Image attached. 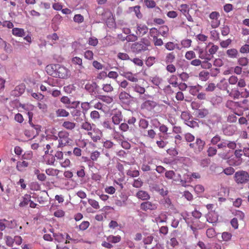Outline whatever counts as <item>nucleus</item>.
Wrapping results in <instances>:
<instances>
[{
  "label": "nucleus",
  "instance_id": "obj_18",
  "mask_svg": "<svg viewBox=\"0 0 249 249\" xmlns=\"http://www.w3.org/2000/svg\"><path fill=\"white\" fill-rule=\"evenodd\" d=\"M185 57L188 60H191L196 57L195 53L193 51H188L186 53Z\"/></svg>",
  "mask_w": 249,
  "mask_h": 249
},
{
  "label": "nucleus",
  "instance_id": "obj_31",
  "mask_svg": "<svg viewBox=\"0 0 249 249\" xmlns=\"http://www.w3.org/2000/svg\"><path fill=\"white\" fill-rule=\"evenodd\" d=\"M201 67L203 68V69H210L212 68V65L211 63H209L208 62V61H204L202 62V64H201Z\"/></svg>",
  "mask_w": 249,
  "mask_h": 249
},
{
  "label": "nucleus",
  "instance_id": "obj_21",
  "mask_svg": "<svg viewBox=\"0 0 249 249\" xmlns=\"http://www.w3.org/2000/svg\"><path fill=\"white\" fill-rule=\"evenodd\" d=\"M133 88L134 91L140 94H143L145 92V89L144 88L140 87V86L137 85L133 87Z\"/></svg>",
  "mask_w": 249,
  "mask_h": 249
},
{
  "label": "nucleus",
  "instance_id": "obj_62",
  "mask_svg": "<svg viewBox=\"0 0 249 249\" xmlns=\"http://www.w3.org/2000/svg\"><path fill=\"white\" fill-rule=\"evenodd\" d=\"M85 89L88 91L89 92H94V90L91 87V85L90 84H87L85 86Z\"/></svg>",
  "mask_w": 249,
  "mask_h": 249
},
{
  "label": "nucleus",
  "instance_id": "obj_16",
  "mask_svg": "<svg viewBox=\"0 0 249 249\" xmlns=\"http://www.w3.org/2000/svg\"><path fill=\"white\" fill-rule=\"evenodd\" d=\"M103 89L106 92H110L113 90V88L110 84H104Z\"/></svg>",
  "mask_w": 249,
  "mask_h": 249
},
{
  "label": "nucleus",
  "instance_id": "obj_4",
  "mask_svg": "<svg viewBox=\"0 0 249 249\" xmlns=\"http://www.w3.org/2000/svg\"><path fill=\"white\" fill-rule=\"evenodd\" d=\"M156 106V102L150 100H147L142 104V107L143 108H146L148 110H151L154 107H155Z\"/></svg>",
  "mask_w": 249,
  "mask_h": 249
},
{
  "label": "nucleus",
  "instance_id": "obj_46",
  "mask_svg": "<svg viewBox=\"0 0 249 249\" xmlns=\"http://www.w3.org/2000/svg\"><path fill=\"white\" fill-rule=\"evenodd\" d=\"M238 81V78L236 76H231L229 79V82L230 84H235Z\"/></svg>",
  "mask_w": 249,
  "mask_h": 249
},
{
  "label": "nucleus",
  "instance_id": "obj_24",
  "mask_svg": "<svg viewBox=\"0 0 249 249\" xmlns=\"http://www.w3.org/2000/svg\"><path fill=\"white\" fill-rule=\"evenodd\" d=\"M73 20L77 23H81L84 20V18L80 14L75 15L73 18Z\"/></svg>",
  "mask_w": 249,
  "mask_h": 249
},
{
  "label": "nucleus",
  "instance_id": "obj_39",
  "mask_svg": "<svg viewBox=\"0 0 249 249\" xmlns=\"http://www.w3.org/2000/svg\"><path fill=\"white\" fill-rule=\"evenodd\" d=\"M93 53L91 51H89V50L87 51L85 53V58H86L87 59H89V60L93 58Z\"/></svg>",
  "mask_w": 249,
  "mask_h": 249
},
{
  "label": "nucleus",
  "instance_id": "obj_53",
  "mask_svg": "<svg viewBox=\"0 0 249 249\" xmlns=\"http://www.w3.org/2000/svg\"><path fill=\"white\" fill-rule=\"evenodd\" d=\"M90 116L92 119H97L99 118V113L97 111H93L90 113Z\"/></svg>",
  "mask_w": 249,
  "mask_h": 249
},
{
  "label": "nucleus",
  "instance_id": "obj_51",
  "mask_svg": "<svg viewBox=\"0 0 249 249\" xmlns=\"http://www.w3.org/2000/svg\"><path fill=\"white\" fill-rule=\"evenodd\" d=\"M179 77L182 80H183L184 81H186L189 78V75L186 72H182L179 74Z\"/></svg>",
  "mask_w": 249,
  "mask_h": 249
},
{
  "label": "nucleus",
  "instance_id": "obj_9",
  "mask_svg": "<svg viewBox=\"0 0 249 249\" xmlns=\"http://www.w3.org/2000/svg\"><path fill=\"white\" fill-rule=\"evenodd\" d=\"M112 122L114 124H119L122 121V116L121 113H117L114 115L112 117Z\"/></svg>",
  "mask_w": 249,
  "mask_h": 249
},
{
  "label": "nucleus",
  "instance_id": "obj_30",
  "mask_svg": "<svg viewBox=\"0 0 249 249\" xmlns=\"http://www.w3.org/2000/svg\"><path fill=\"white\" fill-rule=\"evenodd\" d=\"M130 60L132 61L135 65L139 66H142L143 65L142 61L139 58H135L133 59H130Z\"/></svg>",
  "mask_w": 249,
  "mask_h": 249
},
{
  "label": "nucleus",
  "instance_id": "obj_19",
  "mask_svg": "<svg viewBox=\"0 0 249 249\" xmlns=\"http://www.w3.org/2000/svg\"><path fill=\"white\" fill-rule=\"evenodd\" d=\"M238 63L242 66H246L248 64V59L246 57H241L238 60Z\"/></svg>",
  "mask_w": 249,
  "mask_h": 249
},
{
  "label": "nucleus",
  "instance_id": "obj_15",
  "mask_svg": "<svg viewBox=\"0 0 249 249\" xmlns=\"http://www.w3.org/2000/svg\"><path fill=\"white\" fill-rule=\"evenodd\" d=\"M117 57L122 60H130L129 55L126 53H119L117 54Z\"/></svg>",
  "mask_w": 249,
  "mask_h": 249
},
{
  "label": "nucleus",
  "instance_id": "obj_35",
  "mask_svg": "<svg viewBox=\"0 0 249 249\" xmlns=\"http://www.w3.org/2000/svg\"><path fill=\"white\" fill-rule=\"evenodd\" d=\"M126 39L127 41H135L138 39V37L136 35H130L127 36Z\"/></svg>",
  "mask_w": 249,
  "mask_h": 249
},
{
  "label": "nucleus",
  "instance_id": "obj_33",
  "mask_svg": "<svg viewBox=\"0 0 249 249\" xmlns=\"http://www.w3.org/2000/svg\"><path fill=\"white\" fill-rule=\"evenodd\" d=\"M213 65L216 67H220L223 65V62L221 59H215L213 62Z\"/></svg>",
  "mask_w": 249,
  "mask_h": 249
},
{
  "label": "nucleus",
  "instance_id": "obj_59",
  "mask_svg": "<svg viewBox=\"0 0 249 249\" xmlns=\"http://www.w3.org/2000/svg\"><path fill=\"white\" fill-rule=\"evenodd\" d=\"M199 57L201 59L205 58L206 53H204L203 49H199L198 50Z\"/></svg>",
  "mask_w": 249,
  "mask_h": 249
},
{
  "label": "nucleus",
  "instance_id": "obj_27",
  "mask_svg": "<svg viewBox=\"0 0 249 249\" xmlns=\"http://www.w3.org/2000/svg\"><path fill=\"white\" fill-rule=\"evenodd\" d=\"M192 41L190 39H187L183 40L181 42V45L184 47H189L191 46Z\"/></svg>",
  "mask_w": 249,
  "mask_h": 249
},
{
  "label": "nucleus",
  "instance_id": "obj_40",
  "mask_svg": "<svg viewBox=\"0 0 249 249\" xmlns=\"http://www.w3.org/2000/svg\"><path fill=\"white\" fill-rule=\"evenodd\" d=\"M219 16V14L217 12H212L209 16V17L211 19H217L218 17Z\"/></svg>",
  "mask_w": 249,
  "mask_h": 249
},
{
  "label": "nucleus",
  "instance_id": "obj_20",
  "mask_svg": "<svg viewBox=\"0 0 249 249\" xmlns=\"http://www.w3.org/2000/svg\"><path fill=\"white\" fill-rule=\"evenodd\" d=\"M160 30V31L158 32V33L162 36H165L168 32V28L166 26H161Z\"/></svg>",
  "mask_w": 249,
  "mask_h": 249
},
{
  "label": "nucleus",
  "instance_id": "obj_50",
  "mask_svg": "<svg viewBox=\"0 0 249 249\" xmlns=\"http://www.w3.org/2000/svg\"><path fill=\"white\" fill-rule=\"evenodd\" d=\"M92 64H93V67L98 70L102 69L103 67H102V64L97 61H94L93 62Z\"/></svg>",
  "mask_w": 249,
  "mask_h": 249
},
{
  "label": "nucleus",
  "instance_id": "obj_63",
  "mask_svg": "<svg viewBox=\"0 0 249 249\" xmlns=\"http://www.w3.org/2000/svg\"><path fill=\"white\" fill-rule=\"evenodd\" d=\"M198 116L201 118L205 117L208 114V111L204 110V111L199 110Z\"/></svg>",
  "mask_w": 249,
  "mask_h": 249
},
{
  "label": "nucleus",
  "instance_id": "obj_8",
  "mask_svg": "<svg viewBox=\"0 0 249 249\" xmlns=\"http://www.w3.org/2000/svg\"><path fill=\"white\" fill-rule=\"evenodd\" d=\"M96 98L107 104L111 103L113 100L112 97L102 95H98L96 96Z\"/></svg>",
  "mask_w": 249,
  "mask_h": 249
},
{
  "label": "nucleus",
  "instance_id": "obj_6",
  "mask_svg": "<svg viewBox=\"0 0 249 249\" xmlns=\"http://www.w3.org/2000/svg\"><path fill=\"white\" fill-rule=\"evenodd\" d=\"M226 53L230 58H237L238 55V51L234 48L229 49L226 51Z\"/></svg>",
  "mask_w": 249,
  "mask_h": 249
},
{
  "label": "nucleus",
  "instance_id": "obj_52",
  "mask_svg": "<svg viewBox=\"0 0 249 249\" xmlns=\"http://www.w3.org/2000/svg\"><path fill=\"white\" fill-rule=\"evenodd\" d=\"M176 99L179 101H182L184 99V95L182 92L178 91L177 93L176 96Z\"/></svg>",
  "mask_w": 249,
  "mask_h": 249
},
{
  "label": "nucleus",
  "instance_id": "obj_2",
  "mask_svg": "<svg viewBox=\"0 0 249 249\" xmlns=\"http://www.w3.org/2000/svg\"><path fill=\"white\" fill-rule=\"evenodd\" d=\"M56 71V76L55 77L59 78H67L70 76V71L63 66L58 64Z\"/></svg>",
  "mask_w": 249,
  "mask_h": 249
},
{
  "label": "nucleus",
  "instance_id": "obj_54",
  "mask_svg": "<svg viewBox=\"0 0 249 249\" xmlns=\"http://www.w3.org/2000/svg\"><path fill=\"white\" fill-rule=\"evenodd\" d=\"M166 69L168 71L172 72V73L176 71V68L172 64L167 65V66L166 67Z\"/></svg>",
  "mask_w": 249,
  "mask_h": 249
},
{
  "label": "nucleus",
  "instance_id": "obj_26",
  "mask_svg": "<svg viewBox=\"0 0 249 249\" xmlns=\"http://www.w3.org/2000/svg\"><path fill=\"white\" fill-rule=\"evenodd\" d=\"M155 58L154 57H149L146 60L145 64L148 67L151 66L155 62Z\"/></svg>",
  "mask_w": 249,
  "mask_h": 249
},
{
  "label": "nucleus",
  "instance_id": "obj_5",
  "mask_svg": "<svg viewBox=\"0 0 249 249\" xmlns=\"http://www.w3.org/2000/svg\"><path fill=\"white\" fill-rule=\"evenodd\" d=\"M0 48L4 49V51L7 53H11L12 52V47L10 44H7L5 41H1Z\"/></svg>",
  "mask_w": 249,
  "mask_h": 249
},
{
  "label": "nucleus",
  "instance_id": "obj_58",
  "mask_svg": "<svg viewBox=\"0 0 249 249\" xmlns=\"http://www.w3.org/2000/svg\"><path fill=\"white\" fill-rule=\"evenodd\" d=\"M197 38L199 40L201 41H205L207 39V36L202 34H199L197 36Z\"/></svg>",
  "mask_w": 249,
  "mask_h": 249
},
{
  "label": "nucleus",
  "instance_id": "obj_60",
  "mask_svg": "<svg viewBox=\"0 0 249 249\" xmlns=\"http://www.w3.org/2000/svg\"><path fill=\"white\" fill-rule=\"evenodd\" d=\"M154 22L159 25H161L164 23V21L162 19L160 18H154Z\"/></svg>",
  "mask_w": 249,
  "mask_h": 249
},
{
  "label": "nucleus",
  "instance_id": "obj_17",
  "mask_svg": "<svg viewBox=\"0 0 249 249\" xmlns=\"http://www.w3.org/2000/svg\"><path fill=\"white\" fill-rule=\"evenodd\" d=\"M72 62L73 64H77L80 66V68H83L82 59L78 57H74L72 59Z\"/></svg>",
  "mask_w": 249,
  "mask_h": 249
},
{
  "label": "nucleus",
  "instance_id": "obj_42",
  "mask_svg": "<svg viewBox=\"0 0 249 249\" xmlns=\"http://www.w3.org/2000/svg\"><path fill=\"white\" fill-rule=\"evenodd\" d=\"M165 48L169 51H172L175 49V45L173 42H169L166 44Z\"/></svg>",
  "mask_w": 249,
  "mask_h": 249
},
{
  "label": "nucleus",
  "instance_id": "obj_37",
  "mask_svg": "<svg viewBox=\"0 0 249 249\" xmlns=\"http://www.w3.org/2000/svg\"><path fill=\"white\" fill-rule=\"evenodd\" d=\"M218 49V47L217 46L213 45L209 49V52L210 53V54L213 55L217 51Z\"/></svg>",
  "mask_w": 249,
  "mask_h": 249
},
{
  "label": "nucleus",
  "instance_id": "obj_57",
  "mask_svg": "<svg viewBox=\"0 0 249 249\" xmlns=\"http://www.w3.org/2000/svg\"><path fill=\"white\" fill-rule=\"evenodd\" d=\"M61 101L64 104H71L70 100L67 96H63L61 99Z\"/></svg>",
  "mask_w": 249,
  "mask_h": 249
},
{
  "label": "nucleus",
  "instance_id": "obj_38",
  "mask_svg": "<svg viewBox=\"0 0 249 249\" xmlns=\"http://www.w3.org/2000/svg\"><path fill=\"white\" fill-rule=\"evenodd\" d=\"M231 40L228 39L220 42V45L223 48H227L231 43Z\"/></svg>",
  "mask_w": 249,
  "mask_h": 249
},
{
  "label": "nucleus",
  "instance_id": "obj_12",
  "mask_svg": "<svg viewBox=\"0 0 249 249\" xmlns=\"http://www.w3.org/2000/svg\"><path fill=\"white\" fill-rule=\"evenodd\" d=\"M124 77L133 82H137L138 81V79L136 77L133 76V74L131 72H126L124 75Z\"/></svg>",
  "mask_w": 249,
  "mask_h": 249
},
{
  "label": "nucleus",
  "instance_id": "obj_32",
  "mask_svg": "<svg viewBox=\"0 0 249 249\" xmlns=\"http://www.w3.org/2000/svg\"><path fill=\"white\" fill-rule=\"evenodd\" d=\"M153 39L155 46H161L163 44V41L161 39L158 38L157 36H154Z\"/></svg>",
  "mask_w": 249,
  "mask_h": 249
},
{
  "label": "nucleus",
  "instance_id": "obj_41",
  "mask_svg": "<svg viewBox=\"0 0 249 249\" xmlns=\"http://www.w3.org/2000/svg\"><path fill=\"white\" fill-rule=\"evenodd\" d=\"M15 119L19 123H21L24 120L22 115L19 113H18L15 115Z\"/></svg>",
  "mask_w": 249,
  "mask_h": 249
},
{
  "label": "nucleus",
  "instance_id": "obj_48",
  "mask_svg": "<svg viewBox=\"0 0 249 249\" xmlns=\"http://www.w3.org/2000/svg\"><path fill=\"white\" fill-rule=\"evenodd\" d=\"M167 16L170 18H175L177 17L178 14L176 12L171 11L167 13Z\"/></svg>",
  "mask_w": 249,
  "mask_h": 249
},
{
  "label": "nucleus",
  "instance_id": "obj_3",
  "mask_svg": "<svg viewBox=\"0 0 249 249\" xmlns=\"http://www.w3.org/2000/svg\"><path fill=\"white\" fill-rule=\"evenodd\" d=\"M58 64H50L46 67L45 70L47 73L54 77L56 76V71Z\"/></svg>",
  "mask_w": 249,
  "mask_h": 249
},
{
  "label": "nucleus",
  "instance_id": "obj_44",
  "mask_svg": "<svg viewBox=\"0 0 249 249\" xmlns=\"http://www.w3.org/2000/svg\"><path fill=\"white\" fill-rule=\"evenodd\" d=\"M161 81V80L160 78H159L158 77H155L153 78V79L152 80V82L155 85L159 86L160 84Z\"/></svg>",
  "mask_w": 249,
  "mask_h": 249
},
{
  "label": "nucleus",
  "instance_id": "obj_45",
  "mask_svg": "<svg viewBox=\"0 0 249 249\" xmlns=\"http://www.w3.org/2000/svg\"><path fill=\"white\" fill-rule=\"evenodd\" d=\"M107 76L110 78L116 79L118 76V74L116 71H111L108 72Z\"/></svg>",
  "mask_w": 249,
  "mask_h": 249
},
{
  "label": "nucleus",
  "instance_id": "obj_56",
  "mask_svg": "<svg viewBox=\"0 0 249 249\" xmlns=\"http://www.w3.org/2000/svg\"><path fill=\"white\" fill-rule=\"evenodd\" d=\"M191 64L195 66H198L201 64V61L199 59H195L191 62Z\"/></svg>",
  "mask_w": 249,
  "mask_h": 249
},
{
  "label": "nucleus",
  "instance_id": "obj_43",
  "mask_svg": "<svg viewBox=\"0 0 249 249\" xmlns=\"http://www.w3.org/2000/svg\"><path fill=\"white\" fill-rule=\"evenodd\" d=\"M232 9L233 6L231 4H226L224 6V10L227 13L230 12L232 10Z\"/></svg>",
  "mask_w": 249,
  "mask_h": 249
},
{
  "label": "nucleus",
  "instance_id": "obj_47",
  "mask_svg": "<svg viewBox=\"0 0 249 249\" xmlns=\"http://www.w3.org/2000/svg\"><path fill=\"white\" fill-rule=\"evenodd\" d=\"M215 89V86L214 83H210L208 85V87L206 89L207 91H213Z\"/></svg>",
  "mask_w": 249,
  "mask_h": 249
},
{
  "label": "nucleus",
  "instance_id": "obj_64",
  "mask_svg": "<svg viewBox=\"0 0 249 249\" xmlns=\"http://www.w3.org/2000/svg\"><path fill=\"white\" fill-rule=\"evenodd\" d=\"M71 113L73 116H79L81 114V111L77 109H74Z\"/></svg>",
  "mask_w": 249,
  "mask_h": 249
},
{
  "label": "nucleus",
  "instance_id": "obj_23",
  "mask_svg": "<svg viewBox=\"0 0 249 249\" xmlns=\"http://www.w3.org/2000/svg\"><path fill=\"white\" fill-rule=\"evenodd\" d=\"M80 102L79 101H73L71 102V104H68V105L66 107L68 108H76L79 105Z\"/></svg>",
  "mask_w": 249,
  "mask_h": 249
},
{
  "label": "nucleus",
  "instance_id": "obj_36",
  "mask_svg": "<svg viewBox=\"0 0 249 249\" xmlns=\"http://www.w3.org/2000/svg\"><path fill=\"white\" fill-rule=\"evenodd\" d=\"M240 52L241 53H249V45L245 44L243 46L240 50Z\"/></svg>",
  "mask_w": 249,
  "mask_h": 249
},
{
  "label": "nucleus",
  "instance_id": "obj_25",
  "mask_svg": "<svg viewBox=\"0 0 249 249\" xmlns=\"http://www.w3.org/2000/svg\"><path fill=\"white\" fill-rule=\"evenodd\" d=\"M137 30L140 33H142V35H145L147 32L148 28L145 25L142 26H138Z\"/></svg>",
  "mask_w": 249,
  "mask_h": 249
},
{
  "label": "nucleus",
  "instance_id": "obj_1",
  "mask_svg": "<svg viewBox=\"0 0 249 249\" xmlns=\"http://www.w3.org/2000/svg\"><path fill=\"white\" fill-rule=\"evenodd\" d=\"M151 45L149 40L146 38H142L139 42L133 43L130 49L133 53H139L148 50V47Z\"/></svg>",
  "mask_w": 249,
  "mask_h": 249
},
{
  "label": "nucleus",
  "instance_id": "obj_28",
  "mask_svg": "<svg viewBox=\"0 0 249 249\" xmlns=\"http://www.w3.org/2000/svg\"><path fill=\"white\" fill-rule=\"evenodd\" d=\"M179 10L182 13L185 14L186 13H188V6L186 4H181L180 6Z\"/></svg>",
  "mask_w": 249,
  "mask_h": 249
},
{
  "label": "nucleus",
  "instance_id": "obj_10",
  "mask_svg": "<svg viewBox=\"0 0 249 249\" xmlns=\"http://www.w3.org/2000/svg\"><path fill=\"white\" fill-rule=\"evenodd\" d=\"M119 99L122 102H125L126 100H128L131 96L130 95L125 91L121 92L119 96Z\"/></svg>",
  "mask_w": 249,
  "mask_h": 249
},
{
  "label": "nucleus",
  "instance_id": "obj_61",
  "mask_svg": "<svg viewBox=\"0 0 249 249\" xmlns=\"http://www.w3.org/2000/svg\"><path fill=\"white\" fill-rule=\"evenodd\" d=\"M3 26L7 27V28L10 29L14 27V25L12 22L10 21H5L3 22Z\"/></svg>",
  "mask_w": 249,
  "mask_h": 249
},
{
  "label": "nucleus",
  "instance_id": "obj_29",
  "mask_svg": "<svg viewBox=\"0 0 249 249\" xmlns=\"http://www.w3.org/2000/svg\"><path fill=\"white\" fill-rule=\"evenodd\" d=\"M140 6H136L134 7V11L136 14V16L139 18H142V14L140 12Z\"/></svg>",
  "mask_w": 249,
  "mask_h": 249
},
{
  "label": "nucleus",
  "instance_id": "obj_22",
  "mask_svg": "<svg viewBox=\"0 0 249 249\" xmlns=\"http://www.w3.org/2000/svg\"><path fill=\"white\" fill-rule=\"evenodd\" d=\"M144 3L148 8H152L156 6V3L152 0H144Z\"/></svg>",
  "mask_w": 249,
  "mask_h": 249
},
{
  "label": "nucleus",
  "instance_id": "obj_7",
  "mask_svg": "<svg viewBox=\"0 0 249 249\" xmlns=\"http://www.w3.org/2000/svg\"><path fill=\"white\" fill-rule=\"evenodd\" d=\"M12 33L14 35L22 37L25 36L24 30L20 28H15L12 30Z\"/></svg>",
  "mask_w": 249,
  "mask_h": 249
},
{
  "label": "nucleus",
  "instance_id": "obj_34",
  "mask_svg": "<svg viewBox=\"0 0 249 249\" xmlns=\"http://www.w3.org/2000/svg\"><path fill=\"white\" fill-rule=\"evenodd\" d=\"M98 40L96 38L90 37L89 40V45L95 46L98 44Z\"/></svg>",
  "mask_w": 249,
  "mask_h": 249
},
{
  "label": "nucleus",
  "instance_id": "obj_13",
  "mask_svg": "<svg viewBox=\"0 0 249 249\" xmlns=\"http://www.w3.org/2000/svg\"><path fill=\"white\" fill-rule=\"evenodd\" d=\"M175 59V54L173 53H168L166 57V63H171L174 61Z\"/></svg>",
  "mask_w": 249,
  "mask_h": 249
},
{
  "label": "nucleus",
  "instance_id": "obj_11",
  "mask_svg": "<svg viewBox=\"0 0 249 249\" xmlns=\"http://www.w3.org/2000/svg\"><path fill=\"white\" fill-rule=\"evenodd\" d=\"M56 114L58 117H67L69 113L64 109H58L56 111Z\"/></svg>",
  "mask_w": 249,
  "mask_h": 249
},
{
  "label": "nucleus",
  "instance_id": "obj_55",
  "mask_svg": "<svg viewBox=\"0 0 249 249\" xmlns=\"http://www.w3.org/2000/svg\"><path fill=\"white\" fill-rule=\"evenodd\" d=\"M230 32V29L228 27H224L221 30V34L223 36H227Z\"/></svg>",
  "mask_w": 249,
  "mask_h": 249
},
{
  "label": "nucleus",
  "instance_id": "obj_49",
  "mask_svg": "<svg viewBox=\"0 0 249 249\" xmlns=\"http://www.w3.org/2000/svg\"><path fill=\"white\" fill-rule=\"evenodd\" d=\"M15 91H18L19 93L21 94L24 91V86L22 85L17 86L16 87Z\"/></svg>",
  "mask_w": 249,
  "mask_h": 249
},
{
  "label": "nucleus",
  "instance_id": "obj_14",
  "mask_svg": "<svg viewBox=\"0 0 249 249\" xmlns=\"http://www.w3.org/2000/svg\"><path fill=\"white\" fill-rule=\"evenodd\" d=\"M177 79L178 78L176 76L172 75L169 80V83L174 87H177L178 85V84L177 82Z\"/></svg>",
  "mask_w": 249,
  "mask_h": 249
}]
</instances>
